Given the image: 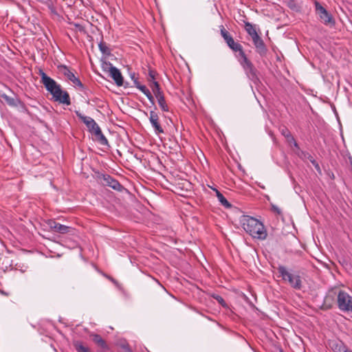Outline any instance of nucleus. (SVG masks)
I'll return each instance as SVG.
<instances>
[{"mask_svg":"<svg viewBox=\"0 0 352 352\" xmlns=\"http://www.w3.org/2000/svg\"><path fill=\"white\" fill-rule=\"evenodd\" d=\"M38 74L41 78V82L47 91L52 95L54 101L67 105L71 104L70 97L67 91H63L60 85L48 76L42 69H39Z\"/></svg>","mask_w":352,"mask_h":352,"instance_id":"nucleus-1","label":"nucleus"},{"mask_svg":"<svg viewBox=\"0 0 352 352\" xmlns=\"http://www.w3.org/2000/svg\"><path fill=\"white\" fill-rule=\"evenodd\" d=\"M242 227L244 230L253 238L264 240L267 237V232L263 224L258 219L244 216L241 219Z\"/></svg>","mask_w":352,"mask_h":352,"instance_id":"nucleus-2","label":"nucleus"},{"mask_svg":"<svg viewBox=\"0 0 352 352\" xmlns=\"http://www.w3.org/2000/svg\"><path fill=\"white\" fill-rule=\"evenodd\" d=\"M277 270L280 274L282 280L287 282L292 288L300 290L302 287V281L298 272H294L292 270H288L283 265H278Z\"/></svg>","mask_w":352,"mask_h":352,"instance_id":"nucleus-3","label":"nucleus"},{"mask_svg":"<svg viewBox=\"0 0 352 352\" xmlns=\"http://www.w3.org/2000/svg\"><path fill=\"white\" fill-rule=\"evenodd\" d=\"M94 177L98 184L103 186L110 187L118 192L125 190L124 187L117 179L109 174L96 170L94 171Z\"/></svg>","mask_w":352,"mask_h":352,"instance_id":"nucleus-4","label":"nucleus"},{"mask_svg":"<svg viewBox=\"0 0 352 352\" xmlns=\"http://www.w3.org/2000/svg\"><path fill=\"white\" fill-rule=\"evenodd\" d=\"M238 58L248 78L254 84L258 83L260 80L258 76V71L252 63L248 58L246 54L244 53L240 57H238Z\"/></svg>","mask_w":352,"mask_h":352,"instance_id":"nucleus-5","label":"nucleus"},{"mask_svg":"<svg viewBox=\"0 0 352 352\" xmlns=\"http://www.w3.org/2000/svg\"><path fill=\"white\" fill-rule=\"evenodd\" d=\"M338 309L344 312H352V296L343 290L336 294Z\"/></svg>","mask_w":352,"mask_h":352,"instance_id":"nucleus-6","label":"nucleus"},{"mask_svg":"<svg viewBox=\"0 0 352 352\" xmlns=\"http://www.w3.org/2000/svg\"><path fill=\"white\" fill-rule=\"evenodd\" d=\"M220 33L221 36L223 38L225 42L227 43L228 46L235 52H239L238 57H240L241 55H243L245 52L243 50L242 45L235 42L232 38V36L230 35V34L225 29L223 25L220 26Z\"/></svg>","mask_w":352,"mask_h":352,"instance_id":"nucleus-7","label":"nucleus"},{"mask_svg":"<svg viewBox=\"0 0 352 352\" xmlns=\"http://www.w3.org/2000/svg\"><path fill=\"white\" fill-rule=\"evenodd\" d=\"M316 10L318 14L320 19L324 25L333 26L335 25V21L332 15L322 6L318 1L315 3Z\"/></svg>","mask_w":352,"mask_h":352,"instance_id":"nucleus-8","label":"nucleus"},{"mask_svg":"<svg viewBox=\"0 0 352 352\" xmlns=\"http://www.w3.org/2000/svg\"><path fill=\"white\" fill-rule=\"evenodd\" d=\"M60 72L67 77V78L73 82V84L78 87L80 90L84 91L85 92V87L84 85L81 82L80 79L74 75V74L70 71V69L66 66L61 65L58 67Z\"/></svg>","mask_w":352,"mask_h":352,"instance_id":"nucleus-9","label":"nucleus"},{"mask_svg":"<svg viewBox=\"0 0 352 352\" xmlns=\"http://www.w3.org/2000/svg\"><path fill=\"white\" fill-rule=\"evenodd\" d=\"M75 113L77 117L86 125L91 133H94L97 129H100V126L92 118L84 116L79 111H76Z\"/></svg>","mask_w":352,"mask_h":352,"instance_id":"nucleus-10","label":"nucleus"},{"mask_svg":"<svg viewBox=\"0 0 352 352\" xmlns=\"http://www.w3.org/2000/svg\"><path fill=\"white\" fill-rule=\"evenodd\" d=\"M47 225L51 230L60 234L68 233L73 229L72 227L60 224L54 219H49L47 221Z\"/></svg>","mask_w":352,"mask_h":352,"instance_id":"nucleus-11","label":"nucleus"},{"mask_svg":"<svg viewBox=\"0 0 352 352\" xmlns=\"http://www.w3.org/2000/svg\"><path fill=\"white\" fill-rule=\"evenodd\" d=\"M252 39L254 45L255 46L256 52L261 56H265L267 52V49L261 37L258 34L254 35Z\"/></svg>","mask_w":352,"mask_h":352,"instance_id":"nucleus-12","label":"nucleus"},{"mask_svg":"<svg viewBox=\"0 0 352 352\" xmlns=\"http://www.w3.org/2000/svg\"><path fill=\"white\" fill-rule=\"evenodd\" d=\"M149 120L157 134L164 133V131L160 123L159 116L155 111H150Z\"/></svg>","mask_w":352,"mask_h":352,"instance_id":"nucleus-13","label":"nucleus"},{"mask_svg":"<svg viewBox=\"0 0 352 352\" xmlns=\"http://www.w3.org/2000/svg\"><path fill=\"white\" fill-rule=\"evenodd\" d=\"M109 71L110 73V76L115 81V83L118 86L124 85V80H123V77L122 76L120 71L116 67L113 66L112 64H111V63H109Z\"/></svg>","mask_w":352,"mask_h":352,"instance_id":"nucleus-14","label":"nucleus"},{"mask_svg":"<svg viewBox=\"0 0 352 352\" xmlns=\"http://www.w3.org/2000/svg\"><path fill=\"white\" fill-rule=\"evenodd\" d=\"M156 75H157V72L155 70H153L152 69H148V74L147 79H148L149 87H151V89H152L153 93L155 91H156L157 89H158V91L161 90L160 84L158 83V82H157L155 80Z\"/></svg>","mask_w":352,"mask_h":352,"instance_id":"nucleus-15","label":"nucleus"},{"mask_svg":"<svg viewBox=\"0 0 352 352\" xmlns=\"http://www.w3.org/2000/svg\"><path fill=\"white\" fill-rule=\"evenodd\" d=\"M155 96L156 97L157 100L158 104L162 109V111L164 112L169 111V108L168 104L166 102V100L164 96V94L162 90L158 91V89L156 90L154 93Z\"/></svg>","mask_w":352,"mask_h":352,"instance_id":"nucleus-16","label":"nucleus"},{"mask_svg":"<svg viewBox=\"0 0 352 352\" xmlns=\"http://www.w3.org/2000/svg\"><path fill=\"white\" fill-rule=\"evenodd\" d=\"M329 346L333 352H347L348 347L341 340H333L329 343Z\"/></svg>","mask_w":352,"mask_h":352,"instance_id":"nucleus-17","label":"nucleus"},{"mask_svg":"<svg viewBox=\"0 0 352 352\" xmlns=\"http://www.w3.org/2000/svg\"><path fill=\"white\" fill-rule=\"evenodd\" d=\"M90 337L92 338V341L99 347L104 350H109V346L107 344L106 341L97 333H91Z\"/></svg>","mask_w":352,"mask_h":352,"instance_id":"nucleus-18","label":"nucleus"},{"mask_svg":"<svg viewBox=\"0 0 352 352\" xmlns=\"http://www.w3.org/2000/svg\"><path fill=\"white\" fill-rule=\"evenodd\" d=\"M135 87L140 90L147 97L148 100L153 105L155 104L154 98L149 89L145 85H142L139 81L135 80Z\"/></svg>","mask_w":352,"mask_h":352,"instance_id":"nucleus-19","label":"nucleus"},{"mask_svg":"<svg viewBox=\"0 0 352 352\" xmlns=\"http://www.w3.org/2000/svg\"><path fill=\"white\" fill-rule=\"evenodd\" d=\"M0 96L7 102L9 106L17 107L19 104H21V100L16 97H10L6 94H2L0 95Z\"/></svg>","mask_w":352,"mask_h":352,"instance_id":"nucleus-20","label":"nucleus"},{"mask_svg":"<svg viewBox=\"0 0 352 352\" xmlns=\"http://www.w3.org/2000/svg\"><path fill=\"white\" fill-rule=\"evenodd\" d=\"M336 294L337 292L336 291L331 290L324 298V305L326 306L327 309H330L332 307L333 301L334 300L335 296H336Z\"/></svg>","mask_w":352,"mask_h":352,"instance_id":"nucleus-21","label":"nucleus"},{"mask_svg":"<svg viewBox=\"0 0 352 352\" xmlns=\"http://www.w3.org/2000/svg\"><path fill=\"white\" fill-rule=\"evenodd\" d=\"M94 135L97 138L100 144L109 146L108 140L106 138V137L103 135L100 128L97 129V130L94 133Z\"/></svg>","mask_w":352,"mask_h":352,"instance_id":"nucleus-22","label":"nucleus"},{"mask_svg":"<svg viewBox=\"0 0 352 352\" xmlns=\"http://www.w3.org/2000/svg\"><path fill=\"white\" fill-rule=\"evenodd\" d=\"M73 345L77 352H91L89 347L85 346L80 341H74Z\"/></svg>","mask_w":352,"mask_h":352,"instance_id":"nucleus-23","label":"nucleus"},{"mask_svg":"<svg viewBox=\"0 0 352 352\" xmlns=\"http://www.w3.org/2000/svg\"><path fill=\"white\" fill-rule=\"evenodd\" d=\"M216 195L222 206H225L226 208H231L232 205L218 190H216Z\"/></svg>","mask_w":352,"mask_h":352,"instance_id":"nucleus-24","label":"nucleus"},{"mask_svg":"<svg viewBox=\"0 0 352 352\" xmlns=\"http://www.w3.org/2000/svg\"><path fill=\"white\" fill-rule=\"evenodd\" d=\"M245 29L251 38L254 37V35H258L256 30L250 22H245Z\"/></svg>","mask_w":352,"mask_h":352,"instance_id":"nucleus-25","label":"nucleus"},{"mask_svg":"<svg viewBox=\"0 0 352 352\" xmlns=\"http://www.w3.org/2000/svg\"><path fill=\"white\" fill-rule=\"evenodd\" d=\"M98 47L103 54L106 56H109L111 54L110 49L103 41L100 42V43L98 44Z\"/></svg>","mask_w":352,"mask_h":352,"instance_id":"nucleus-26","label":"nucleus"},{"mask_svg":"<svg viewBox=\"0 0 352 352\" xmlns=\"http://www.w3.org/2000/svg\"><path fill=\"white\" fill-rule=\"evenodd\" d=\"M280 133L286 138L287 142L288 143H289L291 141L294 140V138L292 135L289 130L288 129H287L286 127H284L283 129H282L280 131Z\"/></svg>","mask_w":352,"mask_h":352,"instance_id":"nucleus-27","label":"nucleus"},{"mask_svg":"<svg viewBox=\"0 0 352 352\" xmlns=\"http://www.w3.org/2000/svg\"><path fill=\"white\" fill-rule=\"evenodd\" d=\"M212 298L214 299H215L222 307H227V304L226 302V301L224 300V299L219 295H217V294H213L212 296Z\"/></svg>","mask_w":352,"mask_h":352,"instance_id":"nucleus-28","label":"nucleus"},{"mask_svg":"<svg viewBox=\"0 0 352 352\" xmlns=\"http://www.w3.org/2000/svg\"><path fill=\"white\" fill-rule=\"evenodd\" d=\"M272 209L274 212H276L278 215H280L282 214L281 210L274 204H272Z\"/></svg>","mask_w":352,"mask_h":352,"instance_id":"nucleus-29","label":"nucleus"},{"mask_svg":"<svg viewBox=\"0 0 352 352\" xmlns=\"http://www.w3.org/2000/svg\"><path fill=\"white\" fill-rule=\"evenodd\" d=\"M130 76H131V78L132 79V80L133 81V84H134L133 86L135 87V80L138 81V78L135 76V72L130 73Z\"/></svg>","mask_w":352,"mask_h":352,"instance_id":"nucleus-30","label":"nucleus"},{"mask_svg":"<svg viewBox=\"0 0 352 352\" xmlns=\"http://www.w3.org/2000/svg\"><path fill=\"white\" fill-rule=\"evenodd\" d=\"M122 348L124 350V352H133L129 346V344L122 345Z\"/></svg>","mask_w":352,"mask_h":352,"instance_id":"nucleus-31","label":"nucleus"},{"mask_svg":"<svg viewBox=\"0 0 352 352\" xmlns=\"http://www.w3.org/2000/svg\"><path fill=\"white\" fill-rule=\"evenodd\" d=\"M289 144H293L294 147H296V148L299 149V146L298 144V143L296 142V140L294 138V140L293 141H291L289 143Z\"/></svg>","mask_w":352,"mask_h":352,"instance_id":"nucleus-32","label":"nucleus"},{"mask_svg":"<svg viewBox=\"0 0 352 352\" xmlns=\"http://www.w3.org/2000/svg\"><path fill=\"white\" fill-rule=\"evenodd\" d=\"M289 144H293L294 147H296V148L299 149V146L298 144V143L296 142V140L294 138V140L293 141H291L289 143Z\"/></svg>","mask_w":352,"mask_h":352,"instance_id":"nucleus-33","label":"nucleus"},{"mask_svg":"<svg viewBox=\"0 0 352 352\" xmlns=\"http://www.w3.org/2000/svg\"><path fill=\"white\" fill-rule=\"evenodd\" d=\"M109 279H110V280H111L113 283H117V281H116L115 279H113V278H110V277H109Z\"/></svg>","mask_w":352,"mask_h":352,"instance_id":"nucleus-34","label":"nucleus"},{"mask_svg":"<svg viewBox=\"0 0 352 352\" xmlns=\"http://www.w3.org/2000/svg\"><path fill=\"white\" fill-rule=\"evenodd\" d=\"M211 188L213 190V191H214L216 192V190H217V188H215L214 187H211Z\"/></svg>","mask_w":352,"mask_h":352,"instance_id":"nucleus-35","label":"nucleus"},{"mask_svg":"<svg viewBox=\"0 0 352 352\" xmlns=\"http://www.w3.org/2000/svg\"><path fill=\"white\" fill-rule=\"evenodd\" d=\"M211 188L213 190V191H214L216 192V190H217V188H215L214 187H211Z\"/></svg>","mask_w":352,"mask_h":352,"instance_id":"nucleus-36","label":"nucleus"},{"mask_svg":"<svg viewBox=\"0 0 352 352\" xmlns=\"http://www.w3.org/2000/svg\"><path fill=\"white\" fill-rule=\"evenodd\" d=\"M211 188L213 190V191H214L216 192V190H217V188H215L214 187H211Z\"/></svg>","mask_w":352,"mask_h":352,"instance_id":"nucleus-37","label":"nucleus"},{"mask_svg":"<svg viewBox=\"0 0 352 352\" xmlns=\"http://www.w3.org/2000/svg\"><path fill=\"white\" fill-rule=\"evenodd\" d=\"M124 87H129V83H128V82H126V84H125Z\"/></svg>","mask_w":352,"mask_h":352,"instance_id":"nucleus-38","label":"nucleus"},{"mask_svg":"<svg viewBox=\"0 0 352 352\" xmlns=\"http://www.w3.org/2000/svg\"><path fill=\"white\" fill-rule=\"evenodd\" d=\"M347 352H352V351H351V350H350V349H349V350L347 351Z\"/></svg>","mask_w":352,"mask_h":352,"instance_id":"nucleus-39","label":"nucleus"},{"mask_svg":"<svg viewBox=\"0 0 352 352\" xmlns=\"http://www.w3.org/2000/svg\"><path fill=\"white\" fill-rule=\"evenodd\" d=\"M311 162H312V164H314V162H315V161H314V160L311 161Z\"/></svg>","mask_w":352,"mask_h":352,"instance_id":"nucleus-40","label":"nucleus"},{"mask_svg":"<svg viewBox=\"0 0 352 352\" xmlns=\"http://www.w3.org/2000/svg\"><path fill=\"white\" fill-rule=\"evenodd\" d=\"M280 352H283V350H280Z\"/></svg>","mask_w":352,"mask_h":352,"instance_id":"nucleus-41","label":"nucleus"}]
</instances>
